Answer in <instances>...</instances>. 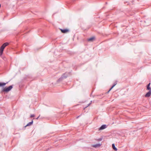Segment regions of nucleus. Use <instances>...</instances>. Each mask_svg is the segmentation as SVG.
<instances>
[{
	"instance_id": "f257e3e1",
	"label": "nucleus",
	"mask_w": 151,
	"mask_h": 151,
	"mask_svg": "<svg viewBox=\"0 0 151 151\" xmlns=\"http://www.w3.org/2000/svg\"><path fill=\"white\" fill-rule=\"evenodd\" d=\"M9 45L8 42H5L1 46L0 48V55L1 56L2 55L4 50L6 47Z\"/></svg>"
},
{
	"instance_id": "f03ea898",
	"label": "nucleus",
	"mask_w": 151,
	"mask_h": 151,
	"mask_svg": "<svg viewBox=\"0 0 151 151\" xmlns=\"http://www.w3.org/2000/svg\"><path fill=\"white\" fill-rule=\"evenodd\" d=\"M13 86L12 85L8 87H4L3 88L1 92H7L11 90V89L12 88Z\"/></svg>"
},
{
	"instance_id": "7ed1b4c3",
	"label": "nucleus",
	"mask_w": 151,
	"mask_h": 151,
	"mask_svg": "<svg viewBox=\"0 0 151 151\" xmlns=\"http://www.w3.org/2000/svg\"><path fill=\"white\" fill-rule=\"evenodd\" d=\"M151 94V91H149L145 95V97H149Z\"/></svg>"
},
{
	"instance_id": "20e7f679",
	"label": "nucleus",
	"mask_w": 151,
	"mask_h": 151,
	"mask_svg": "<svg viewBox=\"0 0 151 151\" xmlns=\"http://www.w3.org/2000/svg\"><path fill=\"white\" fill-rule=\"evenodd\" d=\"M106 127V125H103L99 128V130H102L105 129Z\"/></svg>"
},
{
	"instance_id": "39448f33",
	"label": "nucleus",
	"mask_w": 151,
	"mask_h": 151,
	"mask_svg": "<svg viewBox=\"0 0 151 151\" xmlns=\"http://www.w3.org/2000/svg\"><path fill=\"white\" fill-rule=\"evenodd\" d=\"M60 30L62 33H66L69 31V30L67 29H61Z\"/></svg>"
},
{
	"instance_id": "423d86ee",
	"label": "nucleus",
	"mask_w": 151,
	"mask_h": 151,
	"mask_svg": "<svg viewBox=\"0 0 151 151\" xmlns=\"http://www.w3.org/2000/svg\"><path fill=\"white\" fill-rule=\"evenodd\" d=\"M101 145V144H97L96 145H93L92 146V147L95 148H97L100 147Z\"/></svg>"
},
{
	"instance_id": "0eeeda50",
	"label": "nucleus",
	"mask_w": 151,
	"mask_h": 151,
	"mask_svg": "<svg viewBox=\"0 0 151 151\" xmlns=\"http://www.w3.org/2000/svg\"><path fill=\"white\" fill-rule=\"evenodd\" d=\"M150 83H149L147 86V90L149 91H151V88L150 87Z\"/></svg>"
},
{
	"instance_id": "6e6552de",
	"label": "nucleus",
	"mask_w": 151,
	"mask_h": 151,
	"mask_svg": "<svg viewBox=\"0 0 151 151\" xmlns=\"http://www.w3.org/2000/svg\"><path fill=\"white\" fill-rule=\"evenodd\" d=\"M68 75L67 73H65L64 74H63V75L62 76V77L63 78H66L68 76Z\"/></svg>"
},
{
	"instance_id": "1a4fd4ad",
	"label": "nucleus",
	"mask_w": 151,
	"mask_h": 151,
	"mask_svg": "<svg viewBox=\"0 0 151 151\" xmlns=\"http://www.w3.org/2000/svg\"><path fill=\"white\" fill-rule=\"evenodd\" d=\"M112 147L113 150H115L116 151L117 150V149L115 147V145L114 144H112Z\"/></svg>"
},
{
	"instance_id": "9d476101",
	"label": "nucleus",
	"mask_w": 151,
	"mask_h": 151,
	"mask_svg": "<svg viewBox=\"0 0 151 151\" xmlns=\"http://www.w3.org/2000/svg\"><path fill=\"white\" fill-rule=\"evenodd\" d=\"M33 123V121L32 120L31 122H29L26 126L25 127L30 126Z\"/></svg>"
},
{
	"instance_id": "9b49d317",
	"label": "nucleus",
	"mask_w": 151,
	"mask_h": 151,
	"mask_svg": "<svg viewBox=\"0 0 151 151\" xmlns=\"http://www.w3.org/2000/svg\"><path fill=\"white\" fill-rule=\"evenodd\" d=\"M6 84L5 83L0 82V87L4 86L6 85Z\"/></svg>"
},
{
	"instance_id": "f8f14e48",
	"label": "nucleus",
	"mask_w": 151,
	"mask_h": 151,
	"mask_svg": "<svg viewBox=\"0 0 151 151\" xmlns=\"http://www.w3.org/2000/svg\"><path fill=\"white\" fill-rule=\"evenodd\" d=\"M94 39V38L93 37H91L89 39H88V40L89 41H92Z\"/></svg>"
},
{
	"instance_id": "ddd939ff",
	"label": "nucleus",
	"mask_w": 151,
	"mask_h": 151,
	"mask_svg": "<svg viewBox=\"0 0 151 151\" xmlns=\"http://www.w3.org/2000/svg\"><path fill=\"white\" fill-rule=\"evenodd\" d=\"M116 84V83H114V85L112 86L111 88L108 91V92H109Z\"/></svg>"
},
{
	"instance_id": "4468645a",
	"label": "nucleus",
	"mask_w": 151,
	"mask_h": 151,
	"mask_svg": "<svg viewBox=\"0 0 151 151\" xmlns=\"http://www.w3.org/2000/svg\"><path fill=\"white\" fill-rule=\"evenodd\" d=\"M63 77H62V76L61 77L59 78V79L58 80V81H60L63 79Z\"/></svg>"
},
{
	"instance_id": "2eb2a0df",
	"label": "nucleus",
	"mask_w": 151,
	"mask_h": 151,
	"mask_svg": "<svg viewBox=\"0 0 151 151\" xmlns=\"http://www.w3.org/2000/svg\"><path fill=\"white\" fill-rule=\"evenodd\" d=\"M35 116V115L34 114H31L30 115V117L31 118L33 117H34Z\"/></svg>"
},
{
	"instance_id": "dca6fc26",
	"label": "nucleus",
	"mask_w": 151,
	"mask_h": 151,
	"mask_svg": "<svg viewBox=\"0 0 151 151\" xmlns=\"http://www.w3.org/2000/svg\"><path fill=\"white\" fill-rule=\"evenodd\" d=\"M91 104V103H90L89 104H88V106H87L86 107L84 108V109H85V108H86L88 106H89Z\"/></svg>"
},
{
	"instance_id": "f3484780",
	"label": "nucleus",
	"mask_w": 151,
	"mask_h": 151,
	"mask_svg": "<svg viewBox=\"0 0 151 151\" xmlns=\"http://www.w3.org/2000/svg\"><path fill=\"white\" fill-rule=\"evenodd\" d=\"M82 115V114H81V115H79V116H78L76 117V118H77V119L79 117H80L81 116V115Z\"/></svg>"
},
{
	"instance_id": "a211bd4d",
	"label": "nucleus",
	"mask_w": 151,
	"mask_h": 151,
	"mask_svg": "<svg viewBox=\"0 0 151 151\" xmlns=\"http://www.w3.org/2000/svg\"><path fill=\"white\" fill-rule=\"evenodd\" d=\"M39 117H40V116L38 117H37V118H36V119H38L39 118Z\"/></svg>"
},
{
	"instance_id": "6ab92c4d",
	"label": "nucleus",
	"mask_w": 151,
	"mask_h": 151,
	"mask_svg": "<svg viewBox=\"0 0 151 151\" xmlns=\"http://www.w3.org/2000/svg\"><path fill=\"white\" fill-rule=\"evenodd\" d=\"M100 140H101V139H100Z\"/></svg>"
}]
</instances>
